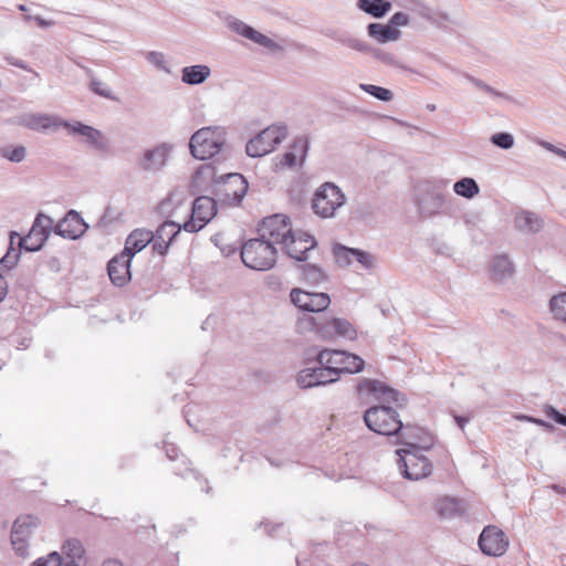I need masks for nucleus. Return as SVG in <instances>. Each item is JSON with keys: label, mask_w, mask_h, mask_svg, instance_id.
<instances>
[{"label": "nucleus", "mask_w": 566, "mask_h": 566, "mask_svg": "<svg viewBox=\"0 0 566 566\" xmlns=\"http://www.w3.org/2000/svg\"><path fill=\"white\" fill-rule=\"evenodd\" d=\"M359 394H370L379 402V406L368 408L364 413L366 426L374 432L382 436H397L400 443L415 448L412 440L420 431L418 427L403 424L396 409L389 406L395 403L397 408L405 406L407 399L400 391L388 387L376 379H363L357 386Z\"/></svg>", "instance_id": "1"}, {"label": "nucleus", "mask_w": 566, "mask_h": 566, "mask_svg": "<svg viewBox=\"0 0 566 566\" xmlns=\"http://www.w3.org/2000/svg\"><path fill=\"white\" fill-rule=\"evenodd\" d=\"M211 182L212 192L220 201L230 206L240 205L249 189V184L241 174L230 172L217 177L211 165H202L195 171L191 188L193 192L205 191Z\"/></svg>", "instance_id": "2"}, {"label": "nucleus", "mask_w": 566, "mask_h": 566, "mask_svg": "<svg viewBox=\"0 0 566 566\" xmlns=\"http://www.w3.org/2000/svg\"><path fill=\"white\" fill-rule=\"evenodd\" d=\"M449 180H422L415 188V205L420 216L430 218L440 213L449 201Z\"/></svg>", "instance_id": "3"}, {"label": "nucleus", "mask_w": 566, "mask_h": 566, "mask_svg": "<svg viewBox=\"0 0 566 566\" xmlns=\"http://www.w3.org/2000/svg\"><path fill=\"white\" fill-rule=\"evenodd\" d=\"M228 133L223 126H206L196 130L189 140L193 158L207 160L220 154L227 144Z\"/></svg>", "instance_id": "4"}, {"label": "nucleus", "mask_w": 566, "mask_h": 566, "mask_svg": "<svg viewBox=\"0 0 566 566\" xmlns=\"http://www.w3.org/2000/svg\"><path fill=\"white\" fill-rule=\"evenodd\" d=\"M241 260L252 270L266 271L276 263V249L260 238L250 239L242 245Z\"/></svg>", "instance_id": "5"}, {"label": "nucleus", "mask_w": 566, "mask_h": 566, "mask_svg": "<svg viewBox=\"0 0 566 566\" xmlns=\"http://www.w3.org/2000/svg\"><path fill=\"white\" fill-rule=\"evenodd\" d=\"M345 203L346 196L340 188L333 182H325L314 192L312 209L318 217L328 219L334 218Z\"/></svg>", "instance_id": "6"}, {"label": "nucleus", "mask_w": 566, "mask_h": 566, "mask_svg": "<svg viewBox=\"0 0 566 566\" xmlns=\"http://www.w3.org/2000/svg\"><path fill=\"white\" fill-rule=\"evenodd\" d=\"M287 135V128L283 124L271 125L250 139L245 146V153L249 157H262L273 151Z\"/></svg>", "instance_id": "7"}, {"label": "nucleus", "mask_w": 566, "mask_h": 566, "mask_svg": "<svg viewBox=\"0 0 566 566\" xmlns=\"http://www.w3.org/2000/svg\"><path fill=\"white\" fill-rule=\"evenodd\" d=\"M53 224L54 220L51 217L44 214L43 212H39L35 216L29 233L23 237H18L19 249L27 252L40 251L48 241L51 232L54 231Z\"/></svg>", "instance_id": "8"}, {"label": "nucleus", "mask_w": 566, "mask_h": 566, "mask_svg": "<svg viewBox=\"0 0 566 566\" xmlns=\"http://www.w3.org/2000/svg\"><path fill=\"white\" fill-rule=\"evenodd\" d=\"M316 363H324L337 370L338 378L342 373L356 374L364 369L365 361L361 357L344 350L323 349L318 353Z\"/></svg>", "instance_id": "9"}, {"label": "nucleus", "mask_w": 566, "mask_h": 566, "mask_svg": "<svg viewBox=\"0 0 566 566\" xmlns=\"http://www.w3.org/2000/svg\"><path fill=\"white\" fill-rule=\"evenodd\" d=\"M258 232L260 239L275 247V244L283 245L293 230L289 217L284 214H273L263 219Z\"/></svg>", "instance_id": "10"}, {"label": "nucleus", "mask_w": 566, "mask_h": 566, "mask_svg": "<svg viewBox=\"0 0 566 566\" xmlns=\"http://www.w3.org/2000/svg\"><path fill=\"white\" fill-rule=\"evenodd\" d=\"M172 150L174 146L168 143L147 148L137 159V167L146 174H158L168 165Z\"/></svg>", "instance_id": "11"}, {"label": "nucleus", "mask_w": 566, "mask_h": 566, "mask_svg": "<svg viewBox=\"0 0 566 566\" xmlns=\"http://www.w3.org/2000/svg\"><path fill=\"white\" fill-rule=\"evenodd\" d=\"M397 454L399 470L406 479L418 481L430 475L432 464L426 457L405 449L397 450Z\"/></svg>", "instance_id": "12"}, {"label": "nucleus", "mask_w": 566, "mask_h": 566, "mask_svg": "<svg viewBox=\"0 0 566 566\" xmlns=\"http://www.w3.org/2000/svg\"><path fill=\"white\" fill-rule=\"evenodd\" d=\"M217 213V205L213 198L198 197L192 205L191 217L182 226V229L196 233L206 227Z\"/></svg>", "instance_id": "13"}, {"label": "nucleus", "mask_w": 566, "mask_h": 566, "mask_svg": "<svg viewBox=\"0 0 566 566\" xmlns=\"http://www.w3.org/2000/svg\"><path fill=\"white\" fill-rule=\"evenodd\" d=\"M10 123L36 132H46L50 129H57L60 127L67 129V127L71 126L70 122L63 120L55 115L44 113H25L14 119H10Z\"/></svg>", "instance_id": "14"}, {"label": "nucleus", "mask_w": 566, "mask_h": 566, "mask_svg": "<svg viewBox=\"0 0 566 566\" xmlns=\"http://www.w3.org/2000/svg\"><path fill=\"white\" fill-rule=\"evenodd\" d=\"M38 526V518L32 515L19 516L12 526L11 544L17 555L28 556V539Z\"/></svg>", "instance_id": "15"}, {"label": "nucleus", "mask_w": 566, "mask_h": 566, "mask_svg": "<svg viewBox=\"0 0 566 566\" xmlns=\"http://www.w3.org/2000/svg\"><path fill=\"white\" fill-rule=\"evenodd\" d=\"M479 547L488 556H502L507 551L509 539L501 528L489 525L480 534Z\"/></svg>", "instance_id": "16"}, {"label": "nucleus", "mask_w": 566, "mask_h": 566, "mask_svg": "<svg viewBox=\"0 0 566 566\" xmlns=\"http://www.w3.org/2000/svg\"><path fill=\"white\" fill-rule=\"evenodd\" d=\"M291 302L304 312L319 313L331 304L327 293L307 292L302 289H293L290 293Z\"/></svg>", "instance_id": "17"}, {"label": "nucleus", "mask_w": 566, "mask_h": 566, "mask_svg": "<svg viewBox=\"0 0 566 566\" xmlns=\"http://www.w3.org/2000/svg\"><path fill=\"white\" fill-rule=\"evenodd\" d=\"M87 229L88 224L75 210H69L62 220H60L55 226L53 224L54 232L69 240H76L81 238Z\"/></svg>", "instance_id": "18"}, {"label": "nucleus", "mask_w": 566, "mask_h": 566, "mask_svg": "<svg viewBox=\"0 0 566 566\" xmlns=\"http://www.w3.org/2000/svg\"><path fill=\"white\" fill-rule=\"evenodd\" d=\"M316 245L315 239L304 232H292L283 244L286 254L297 261H305L307 252Z\"/></svg>", "instance_id": "19"}, {"label": "nucleus", "mask_w": 566, "mask_h": 566, "mask_svg": "<svg viewBox=\"0 0 566 566\" xmlns=\"http://www.w3.org/2000/svg\"><path fill=\"white\" fill-rule=\"evenodd\" d=\"M154 240V233L146 229H136L126 238L124 250L120 252V259L114 263L125 262L124 258L133 259L138 252L145 249Z\"/></svg>", "instance_id": "20"}, {"label": "nucleus", "mask_w": 566, "mask_h": 566, "mask_svg": "<svg viewBox=\"0 0 566 566\" xmlns=\"http://www.w3.org/2000/svg\"><path fill=\"white\" fill-rule=\"evenodd\" d=\"M71 134H77L86 138V142L96 150L107 151L109 148V142L105 137V135L88 125L76 122L74 124L71 123V126L67 127Z\"/></svg>", "instance_id": "21"}, {"label": "nucleus", "mask_w": 566, "mask_h": 566, "mask_svg": "<svg viewBox=\"0 0 566 566\" xmlns=\"http://www.w3.org/2000/svg\"><path fill=\"white\" fill-rule=\"evenodd\" d=\"M228 27L231 31L251 40L252 42L263 48L273 49L276 46L275 42L272 39L262 34L261 32L256 31L255 29H253L252 27L248 25L239 19L229 20Z\"/></svg>", "instance_id": "22"}, {"label": "nucleus", "mask_w": 566, "mask_h": 566, "mask_svg": "<svg viewBox=\"0 0 566 566\" xmlns=\"http://www.w3.org/2000/svg\"><path fill=\"white\" fill-rule=\"evenodd\" d=\"M308 150V139L304 136H300L294 139L290 149L280 157V161L276 166L281 168H292L297 165V163L302 164L306 157Z\"/></svg>", "instance_id": "23"}, {"label": "nucleus", "mask_w": 566, "mask_h": 566, "mask_svg": "<svg viewBox=\"0 0 566 566\" xmlns=\"http://www.w3.org/2000/svg\"><path fill=\"white\" fill-rule=\"evenodd\" d=\"M120 259V253L112 258L107 264V272L112 283L116 286H124L132 277L129 256L124 258L126 262L114 263L115 260Z\"/></svg>", "instance_id": "24"}, {"label": "nucleus", "mask_w": 566, "mask_h": 566, "mask_svg": "<svg viewBox=\"0 0 566 566\" xmlns=\"http://www.w3.org/2000/svg\"><path fill=\"white\" fill-rule=\"evenodd\" d=\"M490 273L493 281L503 283L513 276L514 265L506 254H499L490 263Z\"/></svg>", "instance_id": "25"}, {"label": "nucleus", "mask_w": 566, "mask_h": 566, "mask_svg": "<svg viewBox=\"0 0 566 566\" xmlns=\"http://www.w3.org/2000/svg\"><path fill=\"white\" fill-rule=\"evenodd\" d=\"M436 509L439 516L446 520L460 517L465 512V505L461 500L449 496L439 499Z\"/></svg>", "instance_id": "26"}, {"label": "nucleus", "mask_w": 566, "mask_h": 566, "mask_svg": "<svg viewBox=\"0 0 566 566\" xmlns=\"http://www.w3.org/2000/svg\"><path fill=\"white\" fill-rule=\"evenodd\" d=\"M367 33L370 38L379 43L397 41L401 35V32L397 28H394L390 24L376 22L369 23L367 25Z\"/></svg>", "instance_id": "27"}, {"label": "nucleus", "mask_w": 566, "mask_h": 566, "mask_svg": "<svg viewBox=\"0 0 566 566\" xmlns=\"http://www.w3.org/2000/svg\"><path fill=\"white\" fill-rule=\"evenodd\" d=\"M211 74V69L206 64L185 66L181 70V81L187 85H200Z\"/></svg>", "instance_id": "28"}, {"label": "nucleus", "mask_w": 566, "mask_h": 566, "mask_svg": "<svg viewBox=\"0 0 566 566\" xmlns=\"http://www.w3.org/2000/svg\"><path fill=\"white\" fill-rule=\"evenodd\" d=\"M322 334H336L348 339H354L356 337V331L354 326L348 321L343 318H332L328 323L322 326Z\"/></svg>", "instance_id": "29"}, {"label": "nucleus", "mask_w": 566, "mask_h": 566, "mask_svg": "<svg viewBox=\"0 0 566 566\" xmlns=\"http://www.w3.org/2000/svg\"><path fill=\"white\" fill-rule=\"evenodd\" d=\"M516 228L525 233H535L543 227V220L534 212L521 211L515 217Z\"/></svg>", "instance_id": "30"}, {"label": "nucleus", "mask_w": 566, "mask_h": 566, "mask_svg": "<svg viewBox=\"0 0 566 566\" xmlns=\"http://www.w3.org/2000/svg\"><path fill=\"white\" fill-rule=\"evenodd\" d=\"M357 7L371 17L380 19L389 12L391 3L387 0H358Z\"/></svg>", "instance_id": "31"}, {"label": "nucleus", "mask_w": 566, "mask_h": 566, "mask_svg": "<svg viewBox=\"0 0 566 566\" xmlns=\"http://www.w3.org/2000/svg\"><path fill=\"white\" fill-rule=\"evenodd\" d=\"M453 191L455 195L465 199H472L480 192L478 182L471 177H463L454 182Z\"/></svg>", "instance_id": "32"}, {"label": "nucleus", "mask_w": 566, "mask_h": 566, "mask_svg": "<svg viewBox=\"0 0 566 566\" xmlns=\"http://www.w3.org/2000/svg\"><path fill=\"white\" fill-rule=\"evenodd\" d=\"M15 237H19V233L15 232V231H12L10 233V248L7 251V253L0 260V268L1 269L11 270L19 262L21 250L20 249L19 250H14L13 247H12L13 245V240H14Z\"/></svg>", "instance_id": "33"}, {"label": "nucleus", "mask_w": 566, "mask_h": 566, "mask_svg": "<svg viewBox=\"0 0 566 566\" xmlns=\"http://www.w3.org/2000/svg\"><path fill=\"white\" fill-rule=\"evenodd\" d=\"M146 61L156 70L165 74H171V69L165 53L159 51H148L145 53Z\"/></svg>", "instance_id": "34"}, {"label": "nucleus", "mask_w": 566, "mask_h": 566, "mask_svg": "<svg viewBox=\"0 0 566 566\" xmlns=\"http://www.w3.org/2000/svg\"><path fill=\"white\" fill-rule=\"evenodd\" d=\"M317 365L318 366L315 367L317 375L315 380H319V386H325L339 379L337 370L333 369L331 365H325L324 363H317Z\"/></svg>", "instance_id": "35"}, {"label": "nucleus", "mask_w": 566, "mask_h": 566, "mask_svg": "<svg viewBox=\"0 0 566 566\" xmlns=\"http://www.w3.org/2000/svg\"><path fill=\"white\" fill-rule=\"evenodd\" d=\"M66 560H83L84 548L78 539H67L63 545Z\"/></svg>", "instance_id": "36"}, {"label": "nucleus", "mask_w": 566, "mask_h": 566, "mask_svg": "<svg viewBox=\"0 0 566 566\" xmlns=\"http://www.w3.org/2000/svg\"><path fill=\"white\" fill-rule=\"evenodd\" d=\"M343 253H350L363 270H371L376 265V258L370 252L364 250H345Z\"/></svg>", "instance_id": "37"}, {"label": "nucleus", "mask_w": 566, "mask_h": 566, "mask_svg": "<svg viewBox=\"0 0 566 566\" xmlns=\"http://www.w3.org/2000/svg\"><path fill=\"white\" fill-rule=\"evenodd\" d=\"M549 307L556 319L566 322V292L553 296L549 302Z\"/></svg>", "instance_id": "38"}, {"label": "nucleus", "mask_w": 566, "mask_h": 566, "mask_svg": "<svg viewBox=\"0 0 566 566\" xmlns=\"http://www.w3.org/2000/svg\"><path fill=\"white\" fill-rule=\"evenodd\" d=\"M0 155L9 161L18 164L24 160L27 156V148L22 145L4 146L0 148Z\"/></svg>", "instance_id": "39"}, {"label": "nucleus", "mask_w": 566, "mask_h": 566, "mask_svg": "<svg viewBox=\"0 0 566 566\" xmlns=\"http://www.w3.org/2000/svg\"><path fill=\"white\" fill-rule=\"evenodd\" d=\"M181 227L174 221H165L156 231L158 239L163 241L172 242V240L180 233Z\"/></svg>", "instance_id": "40"}, {"label": "nucleus", "mask_w": 566, "mask_h": 566, "mask_svg": "<svg viewBox=\"0 0 566 566\" xmlns=\"http://www.w3.org/2000/svg\"><path fill=\"white\" fill-rule=\"evenodd\" d=\"M345 250H357V249L356 248H348V247H345V245H343L340 243H336L333 247V254H334L335 262L340 268L350 266L354 263V261H355V256L352 255L350 253H348V254L343 253Z\"/></svg>", "instance_id": "41"}, {"label": "nucleus", "mask_w": 566, "mask_h": 566, "mask_svg": "<svg viewBox=\"0 0 566 566\" xmlns=\"http://www.w3.org/2000/svg\"><path fill=\"white\" fill-rule=\"evenodd\" d=\"M377 61L390 66L405 69V66L400 63L399 59L392 52L385 51L382 49L373 48L370 53Z\"/></svg>", "instance_id": "42"}, {"label": "nucleus", "mask_w": 566, "mask_h": 566, "mask_svg": "<svg viewBox=\"0 0 566 566\" xmlns=\"http://www.w3.org/2000/svg\"><path fill=\"white\" fill-rule=\"evenodd\" d=\"M359 88L382 102H390L394 98L392 92L381 86L373 84H359Z\"/></svg>", "instance_id": "43"}, {"label": "nucleus", "mask_w": 566, "mask_h": 566, "mask_svg": "<svg viewBox=\"0 0 566 566\" xmlns=\"http://www.w3.org/2000/svg\"><path fill=\"white\" fill-rule=\"evenodd\" d=\"M315 367L302 369L296 378V382L301 388H312L319 386V380L316 378Z\"/></svg>", "instance_id": "44"}, {"label": "nucleus", "mask_w": 566, "mask_h": 566, "mask_svg": "<svg viewBox=\"0 0 566 566\" xmlns=\"http://www.w3.org/2000/svg\"><path fill=\"white\" fill-rule=\"evenodd\" d=\"M302 274L312 284H318L326 277L324 271L315 264H304L302 266Z\"/></svg>", "instance_id": "45"}, {"label": "nucleus", "mask_w": 566, "mask_h": 566, "mask_svg": "<svg viewBox=\"0 0 566 566\" xmlns=\"http://www.w3.org/2000/svg\"><path fill=\"white\" fill-rule=\"evenodd\" d=\"M332 38L340 41L342 43H344L346 46L355 50V51H358V52H368V53H371V50H373V46H370L368 43H366L365 41L363 40H359V39H356V38H352V36H346V38H338V36H335V35H331Z\"/></svg>", "instance_id": "46"}, {"label": "nucleus", "mask_w": 566, "mask_h": 566, "mask_svg": "<svg viewBox=\"0 0 566 566\" xmlns=\"http://www.w3.org/2000/svg\"><path fill=\"white\" fill-rule=\"evenodd\" d=\"M490 140L494 146L504 150L511 149L514 146L513 135L506 132L493 134Z\"/></svg>", "instance_id": "47"}, {"label": "nucleus", "mask_w": 566, "mask_h": 566, "mask_svg": "<svg viewBox=\"0 0 566 566\" xmlns=\"http://www.w3.org/2000/svg\"><path fill=\"white\" fill-rule=\"evenodd\" d=\"M32 566H62V558L56 552H53L48 557L38 558Z\"/></svg>", "instance_id": "48"}, {"label": "nucleus", "mask_w": 566, "mask_h": 566, "mask_svg": "<svg viewBox=\"0 0 566 566\" xmlns=\"http://www.w3.org/2000/svg\"><path fill=\"white\" fill-rule=\"evenodd\" d=\"M429 22L440 29H444L449 23L452 22V20L447 12L436 10Z\"/></svg>", "instance_id": "49"}, {"label": "nucleus", "mask_w": 566, "mask_h": 566, "mask_svg": "<svg viewBox=\"0 0 566 566\" xmlns=\"http://www.w3.org/2000/svg\"><path fill=\"white\" fill-rule=\"evenodd\" d=\"M91 90L99 96L112 98V92L108 86L97 78L91 80Z\"/></svg>", "instance_id": "50"}, {"label": "nucleus", "mask_w": 566, "mask_h": 566, "mask_svg": "<svg viewBox=\"0 0 566 566\" xmlns=\"http://www.w3.org/2000/svg\"><path fill=\"white\" fill-rule=\"evenodd\" d=\"M296 327L300 332L318 329L322 333V326H319L316 321L311 316H304L297 321Z\"/></svg>", "instance_id": "51"}, {"label": "nucleus", "mask_w": 566, "mask_h": 566, "mask_svg": "<svg viewBox=\"0 0 566 566\" xmlns=\"http://www.w3.org/2000/svg\"><path fill=\"white\" fill-rule=\"evenodd\" d=\"M545 415L554 420L556 423L566 427V416L560 413L556 408L553 406H546L545 407Z\"/></svg>", "instance_id": "52"}, {"label": "nucleus", "mask_w": 566, "mask_h": 566, "mask_svg": "<svg viewBox=\"0 0 566 566\" xmlns=\"http://www.w3.org/2000/svg\"><path fill=\"white\" fill-rule=\"evenodd\" d=\"M409 23V17L403 12H396L389 21V24L395 27H406Z\"/></svg>", "instance_id": "53"}, {"label": "nucleus", "mask_w": 566, "mask_h": 566, "mask_svg": "<svg viewBox=\"0 0 566 566\" xmlns=\"http://www.w3.org/2000/svg\"><path fill=\"white\" fill-rule=\"evenodd\" d=\"M436 9H432L431 7L427 6V4H423V3H419L417 6V13L419 17H421L422 19L427 20V21H430L433 13H434Z\"/></svg>", "instance_id": "54"}, {"label": "nucleus", "mask_w": 566, "mask_h": 566, "mask_svg": "<svg viewBox=\"0 0 566 566\" xmlns=\"http://www.w3.org/2000/svg\"><path fill=\"white\" fill-rule=\"evenodd\" d=\"M154 245L153 249L160 255H164L169 247V241H163V239H158V235L154 234Z\"/></svg>", "instance_id": "55"}, {"label": "nucleus", "mask_w": 566, "mask_h": 566, "mask_svg": "<svg viewBox=\"0 0 566 566\" xmlns=\"http://www.w3.org/2000/svg\"><path fill=\"white\" fill-rule=\"evenodd\" d=\"M465 78L472 83L475 87H478L479 90H482L483 92H488L489 88L491 87L489 84L484 83L483 81L472 76V75H469V74H465Z\"/></svg>", "instance_id": "56"}, {"label": "nucleus", "mask_w": 566, "mask_h": 566, "mask_svg": "<svg viewBox=\"0 0 566 566\" xmlns=\"http://www.w3.org/2000/svg\"><path fill=\"white\" fill-rule=\"evenodd\" d=\"M34 21L38 23L40 28H50L54 24V21L46 20L40 15H34Z\"/></svg>", "instance_id": "57"}, {"label": "nucleus", "mask_w": 566, "mask_h": 566, "mask_svg": "<svg viewBox=\"0 0 566 566\" xmlns=\"http://www.w3.org/2000/svg\"><path fill=\"white\" fill-rule=\"evenodd\" d=\"M7 293H8V282L0 274V302L6 297Z\"/></svg>", "instance_id": "58"}, {"label": "nucleus", "mask_w": 566, "mask_h": 566, "mask_svg": "<svg viewBox=\"0 0 566 566\" xmlns=\"http://www.w3.org/2000/svg\"><path fill=\"white\" fill-rule=\"evenodd\" d=\"M486 94H489L490 96L492 97H500V98H509V96L502 92H499L496 91L495 88H493L492 86L489 88V91L486 92Z\"/></svg>", "instance_id": "59"}, {"label": "nucleus", "mask_w": 566, "mask_h": 566, "mask_svg": "<svg viewBox=\"0 0 566 566\" xmlns=\"http://www.w3.org/2000/svg\"><path fill=\"white\" fill-rule=\"evenodd\" d=\"M486 94H489L490 96L492 97H500V98H509V96L502 92H499L496 91L495 88H493L492 86L489 88V91L486 92Z\"/></svg>", "instance_id": "60"}, {"label": "nucleus", "mask_w": 566, "mask_h": 566, "mask_svg": "<svg viewBox=\"0 0 566 566\" xmlns=\"http://www.w3.org/2000/svg\"><path fill=\"white\" fill-rule=\"evenodd\" d=\"M166 453L170 460H175L177 458V449L174 446H171V448H167Z\"/></svg>", "instance_id": "61"}, {"label": "nucleus", "mask_w": 566, "mask_h": 566, "mask_svg": "<svg viewBox=\"0 0 566 566\" xmlns=\"http://www.w3.org/2000/svg\"><path fill=\"white\" fill-rule=\"evenodd\" d=\"M454 419L461 429H463L465 423L468 422V419L465 417L455 416Z\"/></svg>", "instance_id": "62"}, {"label": "nucleus", "mask_w": 566, "mask_h": 566, "mask_svg": "<svg viewBox=\"0 0 566 566\" xmlns=\"http://www.w3.org/2000/svg\"><path fill=\"white\" fill-rule=\"evenodd\" d=\"M103 566H123V564L117 559H106Z\"/></svg>", "instance_id": "63"}, {"label": "nucleus", "mask_w": 566, "mask_h": 566, "mask_svg": "<svg viewBox=\"0 0 566 566\" xmlns=\"http://www.w3.org/2000/svg\"><path fill=\"white\" fill-rule=\"evenodd\" d=\"M83 560H62V566H82Z\"/></svg>", "instance_id": "64"}]
</instances>
